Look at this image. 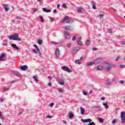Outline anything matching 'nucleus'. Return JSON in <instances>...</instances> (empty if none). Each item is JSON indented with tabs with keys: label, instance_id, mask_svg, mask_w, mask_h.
Instances as JSON below:
<instances>
[{
	"label": "nucleus",
	"instance_id": "1",
	"mask_svg": "<svg viewBox=\"0 0 125 125\" xmlns=\"http://www.w3.org/2000/svg\"><path fill=\"white\" fill-rule=\"evenodd\" d=\"M114 67L115 64H111L108 62H104V70H105L106 72H110V71L112 70V68H114Z\"/></svg>",
	"mask_w": 125,
	"mask_h": 125
},
{
	"label": "nucleus",
	"instance_id": "2",
	"mask_svg": "<svg viewBox=\"0 0 125 125\" xmlns=\"http://www.w3.org/2000/svg\"><path fill=\"white\" fill-rule=\"evenodd\" d=\"M9 40H12L13 41H18L20 42L21 41V38H19V34H15L14 35H11L9 37Z\"/></svg>",
	"mask_w": 125,
	"mask_h": 125
},
{
	"label": "nucleus",
	"instance_id": "3",
	"mask_svg": "<svg viewBox=\"0 0 125 125\" xmlns=\"http://www.w3.org/2000/svg\"><path fill=\"white\" fill-rule=\"evenodd\" d=\"M33 46L36 48L33 50V52L34 53V54H39V53H41V50L37 44H34Z\"/></svg>",
	"mask_w": 125,
	"mask_h": 125
},
{
	"label": "nucleus",
	"instance_id": "4",
	"mask_svg": "<svg viewBox=\"0 0 125 125\" xmlns=\"http://www.w3.org/2000/svg\"><path fill=\"white\" fill-rule=\"evenodd\" d=\"M121 124L122 125H125V112H122L121 113Z\"/></svg>",
	"mask_w": 125,
	"mask_h": 125
},
{
	"label": "nucleus",
	"instance_id": "5",
	"mask_svg": "<svg viewBox=\"0 0 125 125\" xmlns=\"http://www.w3.org/2000/svg\"><path fill=\"white\" fill-rule=\"evenodd\" d=\"M57 80L58 81V83H59V84L61 85H64V84H65V81L63 79L58 78H57Z\"/></svg>",
	"mask_w": 125,
	"mask_h": 125
},
{
	"label": "nucleus",
	"instance_id": "6",
	"mask_svg": "<svg viewBox=\"0 0 125 125\" xmlns=\"http://www.w3.org/2000/svg\"><path fill=\"white\" fill-rule=\"evenodd\" d=\"M61 69L64 71L65 72H67V73H72V70L67 67L66 66H63L61 67Z\"/></svg>",
	"mask_w": 125,
	"mask_h": 125
},
{
	"label": "nucleus",
	"instance_id": "7",
	"mask_svg": "<svg viewBox=\"0 0 125 125\" xmlns=\"http://www.w3.org/2000/svg\"><path fill=\"white\" fill-rule=\"evenodd\" d=\"M64 34L65 39H66V40H69L70 39V33H69V32L67 31H64Z\"/></svg>",
	"mask_w": 125,
	"mask_h": 125
},
{
	"label": "nucleus",
	"instance_id": "8",
	"mask_svg": "<svg viewBox=\"0 0 125 125\" xmlns=\"http://www.w3.org/2000/svg\"><path fill=\"white\" fill-rule=\"evenodd\" d=\"M93 61H94V63L95 65V64H98V63H100V62H101V61H102V59L101 58H99L95 59Z\"/></svg>",
	"mask_w": 125,
	"mask_h": 125
},
{
	"label": "nucleus",
	"instance_id": "9",
	"mask_svg": "<svg viewBox=\"0 0 125 125\" xmlns=\"http://www.w3.org/2000/svg\"><path fill=\"white\" fill-rule=\"evenodd\" d=\"M81 122L82 123H90V122H92V120L90 119H81Z\"/></svg>",
	"mask_w": 125,
	"mask_h": 125
},
{
	"label": "nucleus",
	"instance_id": "10",
	"mask_svg": "<svg viewBox=\"0 0 125 125\" xmlns=\"http://www.w3.org/2000/svg\"><path fill=\"white\" fill-rule=\"evenodd\" d=\"M3 6L5 9V12H7V11L9 10V8H8V6H9L8 4H4Z\"/></svg>",
	"mask_w": 125,
	"mask_h": 125
},
{
	"label": "nucleus",
	"instance_id": "11",
	"mask_svg": "<svg viewBox=\"0 0 125 125\" xmlns=\"http://www.w3.org/2000/svg\"><path fill=\"white\" fill-rule=\"evenodd\" d=\"M82 61H83V58L81 57L80 60H75V63L76 64H81V63H82Z\"/></svg>",
	"mask_w": 125,
	"mask_h": 125
},
{
	"label": "nucleus",
	"instance_id": "12",
	"mask_svg": "<svg viewBox=\"0 0 125 125\" xmlns=\"http://www.w3.org/2000/svg\"><path fill=\"white\" fill-rule=\"evenodd\" d=\"M69 16H65L63 20H61L62 23H65L66 21H67V20H69Z\"/></svg>",
	"mask_w": 125,
	"mask_h": 125
},
{
	"label": "nucleus",
	"instance_id": "13",
	"mask_svg": "<svg viewBox=\"0 0 125 125\" xmlns=\"http://www.w3.org/2000/svg\"><path fill=\"white\" fill-rule=\"evenodd\" d=\"M55 54L57 57H59L60 55V51H59V49L57 48L55 51Z\"/></svg>",
	"mask_w": 125,
	"mask_h": 125
},
{
	"label": "nucleus",
	"instance_id": "14",
	"mask_svg": "<svg viewBox=\"0 0 125 125\" xmlns=\"http://www.w3.org/2000/svg\"><path fill=\"white\" fill-rule=\"evenodd\" d=\"M77 40L78 44H79V45H83V42L81 41L82 40V38H77Z\"/></svg>",
	"mask_w": 125,
	"mask_h": 125
},
{
	"label": "nucleus",
	"instance_id": "15",
	"mask_svg": "<svg viewBox=\"0 0 125 125\" xmlns=\"http://www.w3.org/2000/svg\"><path fill=\"white\" fill-rule=\"evenodd\" d=\"M86 65L87 67H89L90 66H93V65H95V64L94 63V62L93 61L88 62Z\"/></svg>",
	"mask_w": 125,
	"mask_h": 125
},
{
	"label": "nucleus",
	"instance_id": "16",
	"mask_svg": "<svg viewBox=\"0 0 125 125\" xmlns=\"http://www.w3.org/2000/svg\"><path fill=\"white\" fill-rule=\"evenodd\" d=\"M105 84L107 85V86H110V85H111L112 83H111V82H110L109 80H106L105 82Z\"/></svg>",
	"mask_w": 125,
	"mask_h": 125
},
{
	"label": "nucleus",
	"instance_id": "17",
	"mask_svg": "<svg viewBox=\"0 0 125 125\" xmlns=\"http://www.w3.org/2000/svg\"><path fill=\"white\" fill-rule=\"evenodd\" d=\"M74 19H69V20H68L66 22V23H67V24H72V23H74Z\"/></svg>",
	"mask_w": 125,
	"mask_h": 125
},
{
	"label": "nucleus",
	"instance_id": "18",
	"mask_svg": "<svg viewBox=\"0 0 125 125\" xmlns=\"http://www.w3.org/2000/svg\"><path fill=\"white\" fill-rule=\"evenodd\" d=\"M21 70H22V71H26V69H28V66L27 65H24L22 66L21 67Z\"/></svg>",
	"mask_w": 125,
	"mask_h": 125
},
{
	"label": "nucleus",
	"instance_id": "19",
	"mask_svg": "<svg viewBox=\"0 0 125 125\" xmlns=\"http://www.w3.org/2000/svg\"><path fill=\"white\" fill-rule=\"evenodd\" d=\"M12 47L15 48V49H17V50H19V49H20V48H19V47H18V46H17V45H16V44H12Z\"/></svg>",
	"mask_w": 125,
	"mask_h": 125
},
{
	"label": "nucleus",
	"instance_id": "20",
	"mask_svg": "<svg viewBox=\"0 0 125 125\" xmlns=\"http://www.w3.org/2000/svg\"><path fill=\"white\" fill-rule=\"evenodd\" d=\"M80 111L81 115H83L84 113H85V111H84V109L83 107H80Z\"/></svg>",
	"mask_w": 125,
	"mask_h": 125
},
{
	"label": "nucleus",
	"instance_id": "21",
	"mask_svg": "<svg viewBox=\"0 0 125 125\" xmlns=\"http://www.w3.org/2000/svg\"><path fill=\"white\" fill-rule=\"evenodd\" d=\"M5 56V54H1L0 56V61H3V57Z\"/></svg>",
	"mask_w": 125,
	"mask_h": 125
},
{
	"label": "nucleus",
	"instance_id": "22",
	"mask_svg": "<svg viewBox=\"0 0 125 125\" xmlns=\"http://www.w3.org/2000/svg\"><path fill=\"white\" fill-rule=\"evenodd\" d=\"M42 10H43V12H46V13H48L50 12V10H47L45 8H43Z\"/></svg>",
	"mask_w": 125,
	"mask_h": 125
},
{
	"label": "nucleus",
	"instance_id": "23",
	"mask_svg": "<svg viewBox=\"0 0 125 125\" xmlns=\"http://www.w3.org/2000/svg\"><path fill=\"white\" fill-rule=\"evenodd\" d=\"M91 3H92L93 9H96V7L95 6L96 4L95 3V2H94L93 1H91Z\"/></svg>",
	"mask_w": 125,
	"mask_h": 125
},
{
	"label": "nucleus",
	"instance_id": "24",
	"mask_svg": "<svg viewBox=\"0 0 125 125\" xmlns=\"http://www.w3.org/2000/svg\"><path fill=\"white\" fill-rule=\"evenodd\" d=\"M58 92H59V93H62L64 92V89H63L62 88H59L58 89Z\"/></svg>",
	"mask_w": 125,
	"mask_h": 125
},
{
	"label": "nucleus",
	"instance_id": "25",
	"mask_svg": "<svg viewBox=\"0 0 125 125\" xmlns=\"http://www.w3.org/2000/svg\"><path fill=\"white\" fill-rule=\"evenodd\" d=\"M97 69L99 70H104V66L103 67L101 65H99L97 67Z\"/></svg>",
	"mask_w": 125,
	"mask_h": 125
},
{
	"label": "nucleus",
	"instance_id": "26",
	"mask_svg": "<svg viewBox=\"0 0 125 125\" xmlns=\"http://www.w3.org/2000/svg\"><path fill=\"white\" fill-rule=\"evenodd\" d=\"M69 119L71 120L74 117V114L72 112H70L69 114Z\"/></svg>",
	"mask_w": 125,
	"mask_h": 125
},
{
	"label": "nucleus",
	"instance_id": "27",
	"mask_svg": "<svg viewBox=\"0 0 125 125\" xmlns=\"http://www.w3.org/2000/svg\"><path fill=\"white\" fill-rule=\"evenodd\" d=\"M103 105L104 106L105 109H108V108H109V105H108V104L107 103H103Z\"/></svg>",
	"mask_w": 125,
	"mask_h": 125
},
{
	"label": "nucleus",
	"instance_id": "28",
	"mask_svg": "<svg viewBox=\"0 0 125 125\" xmlns=\"http://www.w3.org/2000/svg\"><path fill=\"white\" fill-rule=\"evenodd\" d=\"M62 41H60V42H55L54 41L52 42L53 44H60V43H62Z\"/></svg>",
	"mask_w": 125,
	"mask_h": 125
},
{
	"label": "nucleus",
	"instance_id": "29",
	"mask_svg": "<svg viewBox=\"0 0 125 125\" xmlns=\"http://www.w3.org/2000/svg\"><path fill=\"white\" fill-rule=\"evenodd\" d=\"M65 29L66 30H68V31H71V27L70 26H65Z\"/></svg>",
	"mask_w": 125,
	"mask_h": 125
},
{
	"label": "nucleus",
	"instance_id": "30",
	"mask_svg": "<svg viewBox=\"0 0 125 125\" xmlns=\"http://www.w3.org/2000/svg\"><path fill=\"white\" fill-rule=\"evenodd\" d=\"M98 121L100 122L101 124L104 122V120L102 118H98Z\"/></svg>",
	"mask_w": 125,
	"mask_h": 125
},
{
	"label": "nucleus",
	"instance_id": "31",
	"mask_svg": "<svg viewBox=\"0 0 125 125\" xmlns=\"http://www.w3.org/2000/svg\"><path fill=\"white\" fill-rule=\"evenodd\" d=\"M62 7H63V8H64L65 9H67V4H66V3H63Z\"/></svg>",
	"mask_w": 125,
	"mask_h": 125
},
{
	"label": "nucleus",
	"instance_id": "32",
	"mask_svg": "<svg viewBox=\"0 0 125 125\" xmlns=\"http://www.w3.org/2000/svg\"><path fill=\"white\" fill-rule=\"evenodd\" d=\"M33 79L35 82H39V80H38V77H37V76H33Z\"/></svg>",
	"mask_w": 125,
	"mask_h": 125
},
{
	"label": "nucleus",
	"instance_id": "33",
	"mask_svg": "<svg viewBox=\"0 0 125 125\" xmlns=\"http://www.w3.org/2000/svg\"><path fill=\"white\" fill-rule=\"evenodd\" d=\"M9 88H3L2 92H6V91H7V90H9Z\"/></svg>",
	"mask_w": 125,
	"mask_h": 125
},
{
	"label": "nucleus",
	"instance_id": "34",
	"mask_svg": "<svg viewBox=\"0 0 125 125\" xmlns=\"http://www.w3.org/2000/svg\"><path fill=\"white\" fill-rule=\"evenodd\" d=\"M38 43H39V44H42V41L41 40H39L38 41Z\"/></svg>",
	"mask_w": 125,
	"mask_h": 125
},
{
	"label": "nucleus",
	"instance_id": "35",
	"mask_svg": "<svg viewBox=\"0 0 125 125\" xmlns=\"http://www.w3.org/2000/svg\"><path fill=\"white\" fill-rule=\"evenodd\" d=\"M86 45H89V44H90V41L89 40H87L86 41Z\"/></svg>",
	"mask_w": 125,
	"mask_h": 125
},
{
	"label": "nucleus",
	"instance_id": "36",
	"mask_svg": "<svg viewBox=\"0 0 125 125\" xmlns=\"http://www.w3.org/2000/svg\"><path fill=\"white\" fill-rule=\"evenodd\" d=\"M71 46H72V44H71V43L69 42L67 44V47H68V48H70Z\"/></svg>",
	"mask_w": 125,
	"mask_h": 125
},
{
	"label": "nucleus",
	"instance_id": "37",
	"mask_svg": "<svg viewBox=\"0 0 125 125\" xmlns=\"http://www.w3.org/2000/svg\"><path fill=\"white\" fill-rule=\"evenodd\" d=\"M77 11L79 13H82V8H79L77 10Z\"/></svg>",
	"mask_w": 125,
	"mask_h": 125
},
{
	"label": "nucleus",
	"instance_id": "38",
	"mask_svg": "<svg viewBox=\"0 0 125 125\" xmlns=\"http://www.w3.org/2000/svg\"><path fill=\"white\" fill-rule=\"evenodd\" d=\"M116 123H117V120H116V119H114L113 120H112V125H115Z\"/></svg>",
	"mask_w": 125,
	"mask_h": 125
},
{
	"label": "nucleus",
	"instance_id": "39",
	"mask_svg": "<svg viewBox=\"0 0 125 125\" xmlns=\"http://www.w3.org/2000/svg\"><path fill=\"white\" fill-rule=\"evenodd\" d=\"M40 19H41V22H42V23H43V18H42V16H40Z\"/></svg>",
	"mask_w": 125,
	"mask_h": 125
},
{
	"label": "nucleus",
	"instance_id": "40",
	"mask_svg": "<svg viewBox=\"0 0 125 125\" xmlns=\"http://www.w3.org/2000/svg\"><path fill=\"white\" fill-rule=\"evenodd\" d=\"M77 52H78L76 51L75 49H73L72 51V53H73V54H76Z\"/></svg>",
	"mask_w": 125,
	"mask_h": 125
},
{
	"label": "nucleus",
	"instance_id": "41",
	"mask_svg": "<svg viewBox=\"0 0 125 125\" xmlns=\"http://www.w3.org/2000/svg\"><path fill=\"white\" fill-rule=\"evenodd\" d=\"M119 83H121L122 84H124L125 83V81L121 80L119 81Z\"/></svg>",
	"mask_w": 125,
	"mask_h": 125
},
{
	"label": "nucleus",
	"instance_id": "42",
	"mask_svg": "<svg viewBox=\"0 0 125 125\" xmlns=\"http://www.w3.org/2000/svg\"><path fill=\"white\" fill-rule=\"evenodd\" d=\"M54 105V104H53V103H51L49 104V107H53Z\"/></svg>",
	"mask_w": 125,
	"mask_h": 125
},
{
	"label": "nucleus",
	"instance_id": "43",
	"mask_svg": "<svg viewBox=\"0 0 125 125\" xmlns=\"http://www.w3.org/2000/svg\"><path fill=\"white\" fill-rule=\"evenodd\" d=\"M16 76H17L19 77V78H21V77H22V76H21V75H20V73H19V72H18V73H17Z\"/></svg>",
	"mask_w": 125,
	"mask_h": 125
},
{
	"label": "nucleus",
	"instance_id": "44",
	"mask_svg": "<svg viewBox=\"0 0 125 125\" xmlns=\"http://www.w3.org/2000/svg\"><path fill=\"white\" fill-rule=\"evenodd\" d=\"M0 119L1 120H4V118H3L2 117V114H1L0 113Z\"/></svg>",
	"mask_w": 125,
	"mask_h": 125
},
{
	"label": "nucleus",
	"instance_id": "45",
	"mask_svg": "<svg viewBox=\"0 0 125 125\" xmlns=\"http://www.w3.org/2000/svg\"><path fill=\"white\" fill-rule=\"evenodd\" d=\"M89 125H95V123L94 122H89Z\"/></svg>",
	"mask_w": 125,
	"mask_h": 125
},
{
	"label": "nucleus",
	"instance_id": "46",
	"mask_svg": "<svg viewBox=\"0 0 125 125\" xmlns=\"http://www.w3.org/2000/svg\"><path fill=\"white\" fill-rule=\"evenodd\" d=\"M94 108H95V109H99V108H100V106L99 105H96L94 106Z\"/></svg>",
	"mask_w": 125,
	"mask_h": 125
},
{
	"label": "nucleus",
	"instance_id": "47",
	"mask_svg": "<svg viewBox=\"0 0 125 125\" xmlns=\"http://www.w3.org/2000/svg\"><path fill=\"white\" fill-rule=\"evenodd\" d=\"M107 33H109V34H112L113 33V31H112V29H109Z\"/></svg>",
	"mask_w": 125,
	"mask_h": 125
},
{
	"label": "nucleus",
	"instance_id": "48",
	"mask_svg": "<svg viewBox=\"0 0 125 125\" xmlns=\"http://www.w3.org/2000/svg\"><path fill=\"white\" fill-rule=\"evenodd\" d=\"M120 68H121V69H123V68H125V65H120Z\"/></svg>",
	"mask_w": 125,
	"mask_h": 125
},
{
	"label": "nucleus",
	"instance_id": "49",
	"mask_svg": "<svg viewBox=\"0 0 125 125\" xmlns=\"http://www.w3.org/2000/svg\"><path fill=\"white\" fill-rule=\"evenodd\" d=\"M76 40H77L76 36H73V37L72 38V41H73V42H74V41H76Z\"/></svg>",
	"mask_w": 125,
	"mask_h": 125
},
{
	"label": "nucleus",
	"instance_id": "50",
	"mask_svg": "<svg viewBox=\"0 0 125 125\" xmlns=\"http://www.w3.org/2000/svg\"><path fill=\"white\" fill-rule=\"evenodd\" d=\"M104 16V14H100L99 15V17H100V18L103 17Z\"/></svg>",
	"mask_w": 125,
	"mask_h": 125
},
{
	"label": "nucleus",
	"instance_id": "51",
	"mask_svg": "<svg viewBox=\"0 0 125 125\" xmlns=\"http://www.w3.org/2000/svg\"><path fill=\"white\" fill-rule=\"evenodd\" d=\"M46 118H47V119H51V118H52V117H51V116H49V115H47Z\"/></svg>",
	"mask_w": 125,
	"mask_h": 125
},
{
	"label": "nucleus",
	"instance_id": "52",
	"mask_svg": "<svg viewBox=\"0 0 125 125\" xmlns=\"http://www.w3.org/2000/svg\"><path fill=\"white\" fill-rule=\"evenodd\" d=\"M33 11L34 13H35V12H37V11H38V9H34L33 10Z\"/></svg>",
	"mask_w": 125,
	"mask_h": 125
},
{
	"label": "nucleus",
	"instance_id": "53",
	"mask_svg": "<svg viewBox=\"0 0 125 125\" xmlns=\"http://www.w3.org/2000/svg\"><path fill=\"white\" fill-rule=\"evenodd\" d=\"M83 95H87V93L86 92H85L84 91H83Z\"/></svg>",
	"mask_w": 125,
	"mask_h": 125
},
{
	"label": "nucleus",
	"instance_id": "54",
	"mask_svg": "<svg viewBox=\"0 0 125 125\" xmlns=\"http://www.w3.org/2000/svg\"><path fill=\"white\" fill-rule=\"evenodd\" d=\"M18 72H16V71H14V72H13V74H14V75H15L16 76L17 75V73H18Z\"/></svg>",
	"mask_w": 125,
	"mask_h": 125
},
{
	"label": "nucleus",
	"instance_id": "55",
	"mask_svg": "<svg viewBox=\"0 0 125 125\" xmlns=\"http://www.w3.org/2000/svg\"><path fill=\"white\" fill-rule=\"evenodd\" d=\"M101 100H103L104 101L105 99V97H103L101 98Z\"/></svg>",
	"mask_w": 125,
	"mask_h": 125
},
{
	"label": "nucleus",
	"instance_id": "56",
	"mask_svg": "<svg viewBox=\"0 0 125 125\" xmlns=\"http://www.w3.org/2000/svg\"><path fill=\"white\" fill-rule=\"evenodd\" d=\"M119 59H120V57H118L117 58H116L115 61L118 62L119 61Z\"/></svg>",
	"mask_w": 125,
	"mask_h": 125
},
{
	"label": "nucleus",
	"instance_id": "57",
	"mask_svg": "<svg viewBox=\"0 0 125 125\" xmlns=\"http://www.w3.org/2000/svg\"><path fill=\"white\" fill-rule=\"evenodd\" d=\"M75 49L78 52L80 50V49H81V48L80 47H77V48H75Z\"/></svg>",
	"mask_w": 125,
	"mask_h": 125
},
{
	"label": "nucleus",
	"instance_id": "58",
	"mask_svg": "<svg viewBox=\"0 0 125 125\" xmlns=\"http://www.w3.org/2000/svg\"><path fill=\"white\" fill-rule=\"evenodd\" d=\"M121 44H122V45H125V41H122V42H121Z\"/></svg>",
	"mask_w": 125,
	"mask_h": 125
},
{
	"label": "nucleus",
	"instance_id": "59",
	"mask_svg": "<svg viewBox=\"0 0 125 125\" xmlns=\"http://www.w3.org/2000/svg\"><path fill=\"white\" fill-rule=\"evenodd\" d=\"M51 84H52L51 83H48V86H51Z\"/></svg>",
	"mask_w": 125,
	"mask_h": 125
},
{
	"label": "nucleus",
	"instance_id": "60",
	"mask_svg": "<svg viewBox=\"0 0 125 125\" xmlns=\"http://www.w3.org/2000/svg\"><path fill=\"white\" fill-rule=\"evenodd\" d=\"M49 18L51 20V21H53V20H54V18H53L49 17Z\"/></svg>",
	"mask_w": 125,
	"mask_h": 125
},
{
	"label": "nucleus",
	"instance_id": "61",
	"mask_svg": "<svg viewBox=\"0 0 125 125\" xmlns=\"http://www.w3.org/2000/svg\"><path fill=\"white\" fill-rule=\"evenodd\" d=\"M59 7H60V4H58L57 6V8H59Z\"/></svg>",
	"mask_w": 125,
	"mask_h": 125
},
{
	"label": "nucleus",
	"instance_id": "62",
	"mask_svg": "<svg viewBox=\"0 0 125 125\" xmlns=\"http://www.w3.org/2000/svg\"><path fill=\"white\" fill-rule=\"evenodd\" d=\"M48 79H49V80H51L52 79V78L51 77H50V76H49L48 77Z\"/></svg>",
	"mask_w": 125,
	"mask_h": 125
},
{
	"label": "nucleus",
	"instance_id": "63",
	"mask_svg": "<svg viewBox=\"0 0 125 125\" xmlns=\"http://www.w3.org/2000/svg\"><path fill=\"white\" fill-rule=\"evenodd\" d=\"M53 12L56 13V12H57V10H56V9H55L53 10Z\"/></svg>",
	"mask_w": 125,
	"mask_h": 125
},
{
	"label": "nucleus",
	"instance_id": "64",
	"mask_svg": "<svg viewBox=\"0 0 125 125\" xmlns=\"http://www.w3.org/2000/svg\"><path fill=\"white\" fill-rule=\"evenodd\" d=\"M89 22H92V19H89Z\"/></svg>",
	"mask_w": 125,
	"mask_h": 125
}]
</instances>
